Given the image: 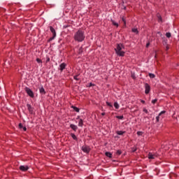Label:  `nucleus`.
Segmentation results:
<instances>
[{"mask_svg": "<svg viewBox=\"0 0 179 179\" xmlns=\"http://www.w3.org/2000/svg\"><path fill=\"white\" fill-rule=\"evenodd\" d=\"M25 92L27 93L28 96H29V97H34V93H33V91H31V90H30V88L29 87H26L25 88Z\"/></svg>", "mask_w": 179, "mask_h": 179, "instance_id": "4", "label": "nucleus"}, {"mask_svg": "<svg viewBox=\"0 0 179 179\" xmlns=\"http://www.w3.org/2000/svg\"><path fill=\"white\" fill-rule=\"evenodd\" d=\"M131 78H132L133 79H135V78H136V77H135V75L132 74V75H131Z\"/></svg>", "mask_w": 179, "mask_h": 179, "instance_id": "38", "label": "nucleus"}, {"mask_svg": "<svg viewBox=\"0 0 179 179\" xmlns=\"http://www.w3.org/2000/svg\"><path fill=\"white\" fill-rule=\"evenodd\" d=\"M78 76H79L78 75L74 76L73 79H75V80H79V78H78Z\"/></svg>", "mask_w": 179, "mask_h": 179, "instance_id": "27", "label": "nucleus"}, {"mask_svg": "<svg viewBox=\"0 0 179 179\" xmlns=\"http://www.w3.org/2000/svg\"><path fill=\"white\" fill-rule=\"evenodd\" d=\"M122 20L123 23H127V20H125L124 17H122Z\"/></svg>", "mask_w": 179, "mask_h": 179, "instance_id": "34", "label": "nucleus"}, {"mask_svg": "<svg viewBox=\"0 0 179 179\" xmlns=\"http://www.w3.org/2000/svg\"><path fill=\"white\" fill-rule=\"evenodd\" d=\"M149 45H150V43H148L146 44L147 48L149 47Z\"/></svg>", "mask_w": 179, "mask_h": 179, "instance_id": "39", "label": "nucleus"}, {"mask_svg": "<svg viewBox=\"0 0 179 179\" xmlns=\"http://www.w3.org/2000/svg\"><path fill=\"white\" fill-rule=\"evenodd\" d=\"M105 155L107 157H109L110 159H111V157H113V154L110 152H106L105 153Z\"/></svg>", "mask_w": 179, "mask_h": 179, "instance_id": "14", "label": "nucleus"}, {"mask_svg": "<svg viewBox=\"0 0 179 179\" xmlns=\"http://www.w3.org/2000/svg\"><path fill=\"white\" fill-rule=\"evenodd\" d=\"M19 169L21 171H27V170H29V166H24V165H21V166H20Z\"/></svg>", "mask_w": 179, "mask_h": 179, "instance_id": "8", "label": "nucleus"}, {"mask_svg": "<svg viewBox=\"0 0 179 179\" xmlns=\"http://www.w3.org/2000/svg\"><path fill=\"white\" fill-rule=\"evenodd\" d=\"M123 9H124V10H127V6H124Z\"/></svg>", "mask_w": 179, "mask_h": 179, "instance_id": "41", "label": "nucleus"}, {"mask_svg": "<svg viewBox=\"0 0 179 179\" xmlns=\"http://www.w3.org/2000/svg\"><path fill=\"white\" fill-rule=\"evenodd\" d=\"M69 27V25H64V27H63V29H66V27Z\"/></svg>", "mask_w": 179, "mask_h": 179, "instance_id": "36", "label": "nucleus"}, {"mask_svg": "<svg viewBox=\"0 0 179 179\" xmlns=\"http://www.w3.org/2000/svg\"><path fill=\"white\" fill-rule=\"evenodd\" d=\"M36 62H37L38 64H40V63H41V59H40L39 58H37V59H36Z\"/></svg>", "mask_w": 179, "mask_h": 179, "instance_id": "32", "label": "nucleus"}, {"mask_svg": "<svg viewBox=\"0 0 179 179\" xmlns=\"http://www.w3.org/2000/svg\"><path fill=\"white\" fill-rule=\"evenodd\" d=\"M101 115H106V113H102Z\"/></svg>", "mask_w": 179, "mask_h": 179, "instance_id": "43", "label": "nucleus"}, {"mask_svg": "<svg viewBox=\"0 0 179 179\" xmlns=\"http://www.w3.org/2000/svg\"><path fill=\"white\" fill-rule=\"evenodd\" d=\"M163 114H166V110H162L161 113H159V115L156 117V122H159V121H160V118H163L162 117Z\"/></svg>", "mask_w": 179, "mask_h": 179, "instance_id": "6", "label": "nucleus"}, {"mask_svg": "<svg viewBox=\"0 0 179 179\" xmlns=\"http://www.w3.org/2000/svg\"><path fill=\"white\" fill-rule=\"evenodd\" d=\"M122 4L124 5V1H122Z\"/></svg>", "mask_w": 179, "mask_h": 179, "instance_id": "47", "label": "nucleus"}, {"mask_svg": "<svg viewBox=\"0 0 179 179\" xmlns=\"http://www.w3.org/2000/svg\"><path fill=\"white\" fill-rule=\"evenodd\" d=\"M143 112L145 113V114H148L149 113V111H148L146 108H143Z\"/></svg>", "mask_w": 179, "mask_h": 179, "instance_id": "33", "label": "nucleus"}, {"mask_svg": "<svg viewBox=\"0 0 179 179\" xmlns=\"http://www.w3.org/2000/svg\"><path fill=\"white\" fill-rule=\"evenodd\" d=\"M106 104L108 106V107H113V105L110 102H106Z\"/></svg>", "mask_w": 179, "mask_h": 179, "instance_id": "28", "label": "nucleus"}, {"mask_svg": "<svg viewBox=\"0 0 179 179\" xmlns=\"http://www.w3.org/2000/svg\"><path fill=\"white\" fill-rule=\"evenodd\" d=\"M166 37H167L168 38H170V37H171V33L167 32V33L166 34Z\"/></svg>", "mask_w": 179, "mask_h": 179, "instance_id": "23", "label": "nucleus"}, {"mask_svg": "<svg viewBox=\"0 0 179 179\" xmlns=\"http://www.w3.org/2000/svg\"><path fill=\"white\" fill-rule=\"evenodd\" d=\"M142 131H138L137 132V135H138V136H142Z\"/></svg>", "mask_w": 179, "mask_h": 179, "instance_id": "31", "label": "nucleus"}, {"mask_svg": "<svg viewBox=\"0 0 179 179\" xmlns=\"http://www.w3.org/2000/svg\"><path fill=\"white\" fill-rule=\"evenodd\" d=\"M157 17L158 19L159 22H163V19L162 18V15H160V13L157 14Z\"/></svg>", "mask_w": 179, "mask_h": 179, "instance_id": "13", "label": "nucleus"}, {"mask_svg": "<svg viewBox=\"0 0 179 179\" xmlns=\"http://www.w3.org/2000/svg\"><path fill=\"white\" fill-rule=\"evenodd\" d=\"M117 135H124V134H125V131H116Z\"/></svg>", "mask_w": 179, "mask_h": 179, "instance_id": "21", "label": "nucleus"}, {"mask_svg": "<svg viewBox=\"0 0 179 179\" xmlns=\"http://www.w3.org/2000/svg\"><path fill=\"white\" fill-rule=\"evenodd\" d=\"M82 52H83V49L81 47L78 50V54H82Z\"/></svg>", "mask_w": 179, "mask_h": 179, "instance_id": "25", "label": "nucleus"}, {"mask_svg": "<svg viewBox=\"0 0 179 179\" xmlns=\"http://www.w3.org/2000/svg\"><path fill=\"white\" fill-rule=\"evenodd\" d=\"M59 70L61 71V72H62V71H64V69H65V68H66V64L65 63H62L60 65H59Z\"/></svg>", "mask_w": 179, "mask_h": 179, "instance_id": "11", "label": "nucleus"}, {"mask_svg": "<svg viewBox=\"0 0 179 179\" xmlns=\"http://www.w3.org/2000/svg\"><path fill=\"white\" fill-rule=\"evenodd\" d=\"M148 76H150V78L151 79H155V78H156V76H155V74L152 73H150L148 74Z\"/></svg>", "mask_w": 179, "mask_h": 179, "instance_id": "18", "label": "nucleus"}, {"mask_svg": "<svg viewBox=\"0 0 179 179\" xmlns=\"http://www.w3.org/2000/svg\"><path fill=\"white\" fill-rule=\"evenodd\" d=\"M114 107H115L117 110H118V108H120V105L118 104L117 102H115V103H114Z\"/></svg>", "mask_w": 179, "mask_h": 179, "instance_id": "19", "label": "nucleus"}, {"mask_svg": "<svg viewBox=\"0 0 179 179\" xmlns=\"http://www.w3.org/2000/svg\"><path fill=\"white\" fill-rule=\"evenodd\" d=\"M27 109L29 112V114H33L34 113V108L30 106V104L27 105Z\"/></svg>", "mask_w": 179, "mask_h": 179, "instance_id": "10", "label": "nucleus"}, {"mask_svg": "<svg viewBox=\"0 0 179 179\" xmlns=\"http://www.w3.org/2000/svg\"><path fill=\"white\" fill-rule=\"evenodd\" d=\"M150 92V85H149V84L145 83V94H149Z\"/></svg>", "mask_w": 179, "mask_h": 179, "instance_id": "5", "label": "nucleus"}, {"mask_svg": "<svg viewBox=\"0 0 179 179\" xmlns=\"http://www.w3.org/2000/svg\"><path fill=\"white\" fill-rule=\"evenodd\" d=\"M22 129H23L24 131H27V128H26V127H22Z\"/></svg>", "mask_w": 179, "mask_h": 179, "instance_id": "35", "label": "nucleus"}, {"mask_svg": "<svg viewBox=\"0 0 179 179\" xmlns=\"http://www.w3.org/2000/svg\"><path fill=\"white\" fill-rule=\"evenodd\" d=\"M72 108L76 111V113H79L80 110L78 107L72 106Z\"/></svg>", "mask_w": 179, "mask_h": 179, "instance_id": "20", "label": "nucleus"}, {"mask_svg": "<svg viewBox=\"0 0 179 179\" xmlns=\"http://www.w3.org/2000/svg\"><path fill=\"white\" fill-rule=\"evenodd\" d=\"M157 101V99H153L152 101V104H156V102Z\"/></svg>", "mask_w": 179, "mask_h": 179, "instance_id": "29", "label": "nucleus"}, {"mask_svg": "<svg viewBox=\"0 0 179 179\" xmlns=\"http://www.w3.org/2000/svg\"><path fill=\"white\" fill-rule=\"evenodd\" d=\"M74 40L79 42L83 41V40H85V32L78 30L74 35Z\"/></svg>", "mask_w": 179, "mask_h": 179, "instance_id": "1", "label": "nucleus"}, {"mask_svg": "<svg viewBox=\"0 0 179 179\" xmlns=\"http://www.w3.org/2000/svg\"><path fill=\"white\" fill-rule=\"evenodd\" d=\"M71 136L73 138V139H74V141H78V137H76V135H75L73 133L71 134Z\"/></svg>", "mask_w": 179, "mask_h": 179, "instance_id": "16", "label": "nucleus"}, {"mask_svg": "<svg viewBox=\"0 0 179 179\" xmlns=\"http://www.w3.org/2000/svg\"><path fill=\"white\" fill-rule=\"evenodd\" d=\"M141 103H142L143 104H145V101L141 100Z\"/></svg>", "mask_w": 179, "mask_h": 179, "instance_id": "40", "label": "nucleus"}, {"mask_svg": "<svg viewBox=\"0 0 179 179\" xmlns=\"http://www.w3.org/2000/svg\"><path fill=\"white\" fill-rule=\"evenodd\" d=\"M156 157H157V154H153L152 152H149L148 153V159H156Z\"/></svg>", "mask_w": 179, "mask_h": 179, "instance_id": "9", "label": "nucleus"}, {"mask_svg": "<svg viewBox=\"0 0 179 179\" xmlns=\"http://www.w3.org/2000/svg\"><path fill=\"white\" fill-rule=\"evenodd\" d=\"M90 86H92V83L90 84Z\"/></svg>", "mask_w": 179, "mask_h": 179, "instance_id": "46", "label": "nucleus"}, {"mask_svg": "<svg viewBox=\"0 0 179 179\" xmlns=\"http://www.w3.org/2000/svg\"><path fill=\"white\" fill-rule=\"evenodd\" d=\"M169 49V46H166V51H167Z\"/></svg>", "mask_w": 179, "mask_h": 179, "instance_id": "42", "label": "nucleus"}, {"mask_svg": "<svg viewBox=\"0 0 179 179\" xmlns=\"http://www.w3.org/2000/svg\"><path fill=\"white\" fill-rule=\"evenodd\" d=\"M50 30L52 34V37L50 38L49 41H52V40L57 37V32H55V29L52 27H50Z\"/></svg>", "mask_w": 179, "mask_h": 179, "instance_id": "3", "label": "nucleus"}, {"mask_svg": "<svg viewBox=\"0 0 179 179\" xmlns=\"http://www.w3.org/2000/svg\"><path fill=\"white\" fill-rule=\"evenodd\" d=\"M121 153H122V152H121V150H118L117 152H116V155H117L118 156H120V155H121Z\"/></svg>", "mask_w": 179, "mask_h": 179, "instance_id": "26", "label": "nucleus"}, {"mask_svg": "<svg viewBox=\"0 0 179 179\" xmlns=\"http://www.w3.org/2000/svg\"><path fill=\"white\" fill-rule=\"evenodd\" d=\"M133 152H136V150L135 149V150H133Z\"/></svg>", "mask_w": 179, "mask_h": 179, "instance_id": "44", "label": "nucleus"}, {"mask_svg": "<svg viewBox=\"0 0 179 179\" xmlns=\"http://www.w3.org/2000/svg\"><path fill=\"white\" fill-rule=\"evenodd\" d=\"M19 128H20V129H22V128H23V124H22V123H20V124H19Z\"/></svg>", "mask_w": 179, "mask_h": 179, "instance_id": "30", "label": "nucleus"}, {"mask_svg": "<svg viewBox=\"0 0 179 179\" xmlns=\"http://www.w3.org/2000/svg\"><path fill=\"white\" fill-rule=\"evenodd\" d=\"M132 31H133V33H136V34H138V29H136V28H133Z\"/></svg>", "mask_w": 179, "mask_h": 179, "instance_id": "22", "label": "nucleus"}, {"mask_svg": "<svg viewBox=\"0 0 179 179\" xmlns=\"http://www.w3.org/2000/svg\"><path fill=\"white\" fill-rule=\"evenodd\" d=\"M125 48L124 45L122 44H117V48L115 49L116 54L119 55V57H124L125 55V52L122 51Z\"/></svg>", "mask_w": 179, "mask_h": 179, "instance_id": "2", "label": "nucleus"}, {"mask_svg": "<svg viewBox=\"0 0 179 179\" xmlns=\"http://www.w3.org/2000/svg\"><path fill=\"white\" fill-rule=\"evenodd\" d=\"M76 120H79V116L76 118Z\"/></svg>", "mask_w": 179, "mask_h": 179, "instance_id": "45", "label": "nucleus"}, {"mask_svg": "<svg viewBox=\"0 0 179 179\" xmlns=\"http://www.w3.org/2000/svg\"><path fill=\"white\" fill-rule=\"evenodd\" d=\"M78 127H83V120L80 119L79 122H78Z\"/></svg>", "mask_w": 179, "mask_h": 179, "instance_id": "17", "label": "nucleus"}, {"mask_svg": "<svg viewBox=\"0 0 179 179\" xmlns=\"http://www.w3.org/2000/svg\"><path fill=\"white\" fill-rule=\"evenodd\" d=\"M116 118H117V120H124V116L123 115L116 116Z\"/></svg>", "mask_w": 179, "mask_h": 179, "instance_id": "24", "label": "nucleus"}, {"mask_svg": "<svg viewBox=\"0 0 179 179\" xmlns=\"http://www.w3.org/2000/svg\"><path fill=\"white\" fill-rule=\"evenodd\" d=\"M39 92L41 93V94H44L45 93V90H44V87H41L39 88Z\"/></svg>", "mask_w": 179, "mask_h": 179, "instance_id": "15", "label": "nucleus"}, {"mask_svg": "<svg viewBox=\"0 0 179 179\" xmlns=\"http://www.w3.org/2000/svg\"><path fill=\"white\" fill-rule=\"evenodd\" d=\"M113 24H114V26H115L116 27H118V23H114Z\"/></svg>", "mask_w": 179, "mask_h": 179, "instance_id": "37", "label": "nucleus"}, {"mask_svg": "<svg viewBox=\"0 0 179 179\" xmlns=\"http://www.w3.org/2000/svg\"><path fill=\"white\" fill-rule=\"evenodd\" d=\"M70 128H71V129H73V131H74L75 132H76V131H78V126L75 125L73 124H70Z\"/></svg>", "mask_w": 179, "mask_h": 179, "instance_id": "12", "label": "nucleus"}, {"mask_svg": "<svg viewBox=\"0 0 179 179\" xmlns=\"http://www.w3.org/2000/svg\"><path fill=\"white\" fill-rule=\"evenodd\" d=\"M82 150L83 152H84L85 153H89V152H90V147L87 146V145H83L82 147Z\"/></svg>", "mask_w": 179, "mask_h": 179, "instance_id": "7", "label": "nucleus"}]
</instances>
